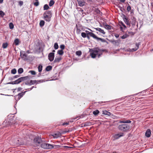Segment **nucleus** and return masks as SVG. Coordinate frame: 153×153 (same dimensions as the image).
Instances as JSON below:
<instances>
[{
	"label": "nucleus",
	"instance_id": "4d7b16f0",
	"mask_svg": "<svg viewBox=\"0 0 153 153\" xmlns=\"http://www.w3.org/2000/svg\"><path fill=\"white\" fill-rule=\"evenodd\" d=\"M34 87H34V86H33L31 88H28V89H25V90H27V89H30V90H32V89H33V88H34Z\"/></svg>",
	"mask_w": 153,
	"mask_h": 153
},
{
	"label": "nucleus",
	"instance_id": "4be33fe9",
	"mask_svg": "<svg viewBox=\"0 0 153 153\" xmlns=\"http://www.w3.org/2000/svg\"><path fill=\"white\" fill-rule=\"evenodd\" d=\"M52 66L50 65L47 66L45 68L46 71H48L51 70L52 69Z\"/></svg>",
	"mask_w": 153,
	"mask_h": 153
},
{
	"label": "nucleus",
	"instance_id": "e433bc0d",
	"mask_svg": "<svg viewBox=\"0 0 153 153\" xmlns=\"http://www.w3.org/2000/svg\"><path fill=\"white\" fill-rule=\"evenodd\" d=\"M54 48L55 50H56L58 49L59 48V46L58 44L56 42L54 43Z\"/></svg>",
	"mask_w": 153,
	"mask_h": 153
},
{
	"label": "nucleus",
	"instance_id": "ea45409f",
	"mask_svg": "<svg viewBox=\"0 0 153 153\" xmlns=\"http://www.w3.org/2000/svg\"><path fill=\"white\" fill-rule=\"evenodd\" d=\"M76 54L78 56H80L82 54V52L80 51H79L76 52Z\"/></svg>",
	"mask_w": 153,
	"mask_h": 153
},
{
	"label": "nucleus",
	"instance_id": "bf43d9fd",
	"mask_svg": "<svg viewBox=\"0 0 153 153\" xmlns=\"http://www.w3.org/2000/svg\"><path fill=\"white\" fill-rule=\"evenodd\" d=\"M128 34H131L132 35H134V33L132 32H128Z\"/></svg>",
	"mask_w": 153,
	"mask_h": 153
},
{
	"label": "nucleus",
	"instance_id": "7c9ffc66",
	"mask_svg": "<svg viewBox=\"0 0 153 153\" xmlns=\"http://www.w3.org/2000/svg\"><path fill=\"white\" fill-rule=\"evenodd\" d=\"M19 39H16L14 41V43L16 45H17L19 44Z\"/></svg>",
	"mask_w": 153,
	"mask_h": 153
},
{
	"label": "nucleus",
	"instance_id": "f3484780",
	"mask_svg": "<svg viewBox=\"0 0 153 153\" xmlns=\"http://www.w3.org/2000/svg\"><path fill=\"white\" fill-rule=\"evenodd\" d=\"M79 6L80 7H82L85 5V2L83 0L78 3Z\"/></svg>",
	"mask_w": 153,
	"mask_h": 153
},
{
	"label": "nucleus",
	"instance_id": "2eb2a0df",
	"mask_svg": "<svg viewBox=\"0 0 153 153\" xmlns=\"http://www.w3.org/2000/svg\"><path fill=\"white\" fill-rule=\"evenodd\" d=\"M61 58L59 56H56L54 61V63L59 62L61 60Z\"/></svg>",
	"mask_w": 153,
	"mask_h": 153
},
{
	"label": "nucleus",
	"instance_id": "c9c22d12",
	"mask_svg": "<svg viewBox=\"0 0 153 153\" xmlns=\"http://www.w3.org/2000/svg\"><path fill=\"white\" fill-rule=\"evenodd\" d=\"M9 27L10 29H13L14 28V25L12 23L10 22L9 24Z\"/></svg>",
	"mask_w": 153,
	"mask_h": 153
},
{
	"label": "nucleus",
	"instance_id": "20e7f679",
	"mask_svg": "<svg viewBox=\"0 0 153 153\" xmlns=\"http://www.w3.org/2000/svg\"><path fill=\"white\" fill-rule=\"evenodd\" d=\"M29 78L28 76L21 77L15 81L7 83V84H17L20 83L22 81L27 79Z\"/></svg>",
	"mask_w": 153,
	"mask_h": 153
},
{
	"label": "nucleus",
	"instance_id": "8fccbe9b",
	"mask_svg": "<svg viewBox=\"0 0 153 153\" xmlns=\"http://www.w3.org/2000/svg\"><path fill=\"white\" fill-rule=\"evenodd\" d=\"M119 7L120 8V9L121 11L123 12L125 11V9L123 8V7Z\"/></svg>",
	"mask_w": 153,
	"mask_h": 153
},
{
	"label": "nucleus",
	"instance_id": "b1692460",
	"mask_svg": "<svg viewBox=\"0 0 153 153\" xmlns=\"http://www.w3.org/2000/svg\"><path fill=\"white\" fill-rule=\"evenodd\" d=\"M55 1L53 0H51L49 2V5L50 7L52 6L54 4Z\"/></svg>",
	"mask_w": 153,
	"mask_h": 153
},
{
	"label": "nucleus",
	"instance_id": "a18cd8bd",
	"mask_svg": "<svg viewBox=\"0 0 153 153\" xmlns=\"http://www.w3.org/2000/svg\"><path fill=\"white\" fill-rule=\"evenodd\" d=\"M60 48L61 49V50H63L65 49V46L64 45H60Z\"/></svg>",
	"mask_w": 153,
	"mask_h": 153
},
{
	"label": "nucleus",
	"instance_id": "f257e3e1",
	"mask_svg": "<svg viewBox=\"0 0 153 153\" xmlns=\"http://www.w3.org/2000/svg\"><path fill=\"white\" fill-rule=\"evenodd\" d=\"M105 51V49H100L97 47L92 49L90 53V55L92 58H94L97 56L98 58H100L102 54V53Z\"/></svg>",
	"mask_w": 153,
	"mask_h": 153
},
{
	"label": "nucleus",
	"instance_id": "aec40b11",
	"mask_svg": "<svg viewBox=\"0 0 153 153\" xmlns=\"http://www.w3.org/2000/svg\"><path fill=\"white\" fill-rule=\"evenodd\" d=\"M27 91H25L24 92H22L18 94L17 95L20 98L23 97Z\"/></svg>",
	"mask_w": 153,
	"mask_h": 153
},
{
	"label": "nucleus",
	"instance_id": "58836bf2",
	"mask_svg": "<svg viewBox=\"0 0 153 153\" xmlns=\"http://www.w3.org/2000/svg\"><path fill=\"white\" fill-rule=\"evenodd\" d=\"M5 15L4 13L2 10H0V16L1 17H3Z\"/></svg>",
	"mask_w": 153,
	"mask_h": 153
},
{
	"label": "nucleus",
	"instance_id": "423d86ee",
	"mask_svg": "<svg viewBox=\"0 0 153 153\" xmlns=\"http://www.w3.org/2000/svg\"><path fill=\"white\" fill-rule=\"evenodd\" d=\"M41 146L42 148L46 149H52L53 148V145L45 143H43L41 144Z\"/></svg>",
	"mask_w": 153,
	"mask_h": 153
},
{
	"label": "nucleus",
	"instance_id": "338daca9",
	"mask_svg": "<svg viewBox=\"0 0 153 153\" xmlns=\"http://www.w3.org/2000/svg\"><path fill=\"white\" fill-rule=\"evenodd\" d=\"M120 28L121 30V31H122L123 30V27H120Z\"/></svg>",
	"mask_w": 153,
	"mask_h": 153
},
{
	"label": "nucleus",
	"instance_id": "a878e982",
	"mask_svg": "<svg viewBox=\"0 0 153 153\" xmlns=\"http://www.w3.org/2000/svg\"><path fill=\"white\" fill-rule=\"evenodd\" d=\"M100 111L98 110L94 111L93 112V114L95 116H97L99 113Z\"/></svg>",
	"mask_w": 153,
	"mask_h": 153
},
{
	"label": "nucleus",
	"instance_id": "5fc2aeb1",
	"mask_svg": "<svg viewBox=\"0 0 153 153\" xmlns=\"http://www.w3.org/2000/svg\"><path fill=\"white\" fill-rule=\"evenodd\" d=\"M22 89V88L21 87H19L17 89V91H19Z\"/></svg>",
	"mask_w": 153,
	"mask_h": 153
},
{
	"label": "nucleus",
	"instance_id": "4468645a",
	"mask_svg": "<svg viewBox=\"0 0 153 153\" xmlns=\"http://www.w3.org/2000/svg\"><path fill=\"white\" fill-rule=\"evenodd\" d=\"M94 29H96L97 31H99L100 33H102L103 34H105V32L104 31V30L101 28L98 27L94 28Z\"/></svg>",
	"mask_w": 153,
	"mask_h": 153
},
{
	"label": "nucleus",
	"instance_id": "c03bdc74",
	"mask_svg": "<svg viewBox=\"0 0 153 153\" xmlns=\"http://www.w3.org/2000/svg\"><path fill=\"white\" fill-rule=\"evenodd\" d=\"M29 73H30L32 75H35L36 74V72L34 71H30Z\"/></svg>",
	"mask_w": 153,
	"mask_h": 153
},
{
	"label": "nucleus",
	"instance_id": "6ab92c4d",
	"mask_svg": "<svg viewBox=\"0 0 153 153\" xmlns=\"http://www.w3.org/2000/svg\"><path fill=\"white\" fill-rule=\"evenodd\" d=\"M131 122V121L130 120H123V121H120L119 123H130Z\"/></svg>",
	"mask_w": 153,
	"mask_h": 153
},
{
	"label": "nucleus",
	"instance_id": "cd10ccee",
	"mask_svg": "<svg viewBox=\"0 0 153 153\" xmlns=\"http://www.w3.org/2000/svg\"><path fill=\"white\" fill-rule=\"evenodd\" d=\"M34 81L35 82V81H33V80H30L29 82H25L24 84L25 85H32V83H31L32 82Z\"/></svg>",
	"mask_w": 153,
	"mask_h": 153
},
{
	"label": "nucleus",
	"instance_id": "c756f323",
	"mask_svg": "<svg viewBox=\"0 0 153 153\" xmlns=\"http://www.w3.org/2000/svg\"><path fill=\"white\" fill-rule=\"evenodd\" d=\"M18 73L19 74H21L23 72V69L22 68H20L18 70Z\"/></svg>",
	"mask_w": 153,
	"mask_h": 153
},
{
	"label": "nucleus",
	"instance_id": "39448f33",
	"mask_svg": "<svg viewBox=\"0 0 153 153\" xmlns=\"http://www.w3.org/2000/svg\"><path fill=\"white\" fill-rule=\"evenodd\" d=\"M130 128V126L127 124L120 125L118 126V128L120 130L123 131H126L128 130Z\"/></svg>",
	"mask_w": 153,
	"mask_h": 153
},
{
	"label": "nucleus",
	"instance_id": "f8f14e48",
	"mask_svg": "<svg viewBox=\"0 0 153 153\" xmlns=\"http://www.w3.org/2000/svg\"><path fill=\"white\" fill-rule=\"evenodd\" d=\"M151 134V131L150 129H148L145 133V136L148 137H149L150 136Z\"/></svg>",
	"mask_w": 153,
	"mask_h": 153
},
{
	"label": "nucleus",
	"instance_id": "ddd939ff",
	"mask_svg": "<svg viewBox=\"0 0 153 153\" xmlns=\"http://www.w3.org/2000/svg\"><path fill=\"white\" fill-rule=\"evenodd\" d=\"M140 45V43H136V45H136L135 47V48H132L131 49V50L132 51H136L137 50V49L138 48L139 46V45Z\"/></svg>",
	"mask_w": 153,
	"mask_h": 153
},
{
	"label": "nucleus",
	"instance_id": "dca6fc26",
	"mask_svg": "<svg viewBox=\"0 0 153 153\" xmlns=\"http://www.w3.org/2000/svg\"><path fill=\"white\" fill-rule=\"evenodd\" d=\"M33 81H35V82H32L31 83H32V85L36 83L37 84H38L43 82V80H33Z\"/></svg>",
	"mask_w": 153,
	"mask_h": 153
},
{
	"label": "nucleus",
	"instance_id": "9d476101",
	"mask_svg": "<svg viewBox=\"0 0 153 153\" xmlns=\"http://www.w3.org/2000/svg\"><path fill=\"white\" fill-rule=\"evenodd\" d=\"M123 136V134L122 133L120 134H115L113 137L114 140H116L118 139L120 137Z\"/></svg>",
	"mask_w": 153,
	"mask_h": 153
},
{
	"label": "nucleus",
	"instance_id": "09e8293b",
	"mask_svg": "<svg viewBox=\"0 0 153 153\" xmlns=\"http://www.w3.org/2000/svg\"><path fill=\"white\" fill-rule=\"evenodd\" d=\"M20 76V75H16L14 76L13 78V79H14L15 78H17L18 77H19Z\"/></svg>",
	"mask_w": 153,
	"mask_h": 153
},
{
	"label": "nucleus",
	"instance_id": "69168bd1",
	"mask_svg": "<svg viewBox=\"0 0 153 153\" xmlns=\"http://www.w3.org/2000/svg\"><path fill=\"white\" fill-rule=\"evenodd\" d=\"M3 0H0V3H2L3 2Z\"/></svg>",
	"mask_w": 153,
	"mask_h": 153
},
{
	"label": "nucleus",
	"instance_id": "a19ab883",
	"mask_svg": "<svg viewBox=\"0 0 153 153\" xmlns=\"http://www.w3.org/2000/svg\"><path fill=\"white\" fill-rule=\"evenodd\" d=\"M16 73V69H13L11 71V73L13 74H15Z\"/></svg>",
	"mask_w": 153,
	"mask_h": 153
},
{
	"label": "nucleus",
	"instance_id": "6e6552de",
	"mask_svg": "<svg viewBox=\"0 0 153 153\" xmlns=\"http://www.w3.org/2000/svg\"><path fill=\"white\" fill-rule=\"evenodd\" d=\"M21 58L24 60H26L27 59V55L25 51H22L20 52V55Z\"/></svg>",
	"mask_w": 153,
	"mask_h": 153
},
{
	"label": "nucleus",
	"instance_id": "c85d7f7f",
	"mask_svg": "<svg viewBox=\"0 0 153 153\" xmlns=\"http://www.w3.org/2000/svg\"><path fill=\"white\" fill-rule=\"evenodd\" d=\"M128 36L129 35L127 33H126L125 34H124L121 37V38L122 39H124L127 38Z\"/></svg>",
	"mask_w": 153,
	"mask_h": 153
},
{
	"label": "nucleus",
	"instance_id": "0eeeda50",
	"mask_svg": "<svg viewBox=\"0 0 153 153\" xmlns=\"http://www.w3.org/2000/svg\"><path fill=\"white\" fill-rule=\"evenodd\" d=\"M34 142L37 145H38L42 142L41 138L39 137H36L34 139Z\"/></svg>",
	"mask_w": 153,
	"mask_h": 153
},
{
	"label": "nucleus",
	"instance_id": "de8ad7c7",
	"mask_svg": "<svg viewBox=\"0 0 153 153\" xmlns=\"http://www.w3.org/2000/svg\"><path fill=\"white\" fill-rule=\"evenodd\" d=\"M23 4V2L22 1H20L19 2V5L20 6H22Z\"/></svg>",
	"mask_w": 153,
	"mask_h": 153
},
{
	"label": "nucleus",
	"instance_id": "473e14b6",
	"mask_svg": "<svg viewBox=\"0 0 153 153\" xmlns=\"http://www.w3.org/2000/svg\"><path fill=\"white\" fill-rule=\"evenodd\" d=\"M8 45L7 42L4 43L2 44V47L4 48H6Z\"/></svg>",
	"mask_w": 153,
	"mask_h": 153
},
{
	"label": "nucleus",
	"instance_id": "13d9d810",
	"mask_svg": "<svg viewBox=\"0 0 153 153\" xmlns=\"http://www.w3.org/2000/svg\"><path fill=\"white\" fill-rule=\"evenodd\" d=\"M114 36L116 38H117L119 37V35L118 34H115Z\"/></svg>",
	"mask_w": 153,
	"mask_h": 153
},
{
	"label": "nucleus",
	"instance_id": "7ed1b4c3",
	"mask_svg": "<svg viewBox=\"0 0 153 153\" xmlns=\"http://www.w3.org/2000/svg\"><path fill=\"white\" fill-rule=\"evenodd\" d=\"M52 14L51 11H45L43 14L44 19L47 22H49L51 20Z\"/></svg>",
	"mask_w": 153,
	"mask_h": 153
},
{
	"label": "nucleus",
	"instance_id": "6e6d98bb",
	"mask_svg": "<svg viewBox=\"0 0 153 153\" xmlns=\"http://www.w3.org/2000/svg\"><path fill=\"white\" fill-rule=\"evenodd\" d=\"M69 124V123H67V122H66V123H64L63 124H62V125L63 126H65V125H68V124Z\"/></svg>",
	"mask_w": 153,
	"mask_h": 153
},
{
	"label": "nucleus",
	"instance_id": "412c9836",
	"mask_svg": "<svg viewBox=\"0 0 153 153\" xmlns=\"http://www.w3.org/2000/svg\"><path fill=\"white\" fill-rule=\"evenodd\" d=\"M105 28L108 30H111L112 28V26L108 25H104Z\"/></svg>",
	"mask_w": 153,
	"mask_h": 153
},
{
	"label": "nucleus",
	"instance_id": "774afa93",
	"mask_svg": "<svg viewBox=\"0 0 153 153\" xmlns=\"http://www.w3.org/2000/svg\"><path fill=\"white\" fill-rule=\"evenodd\" d=\"M27 52V53H30V51H27V52Z\"/></svg>",
	"mask_w": 153,
	"mask_h": 153
},
{
	"label": "nucleus",
	"instance_id": "72a5a7b5",
	"mask_svg": "<svg viewBox=\"0 0 153 153\" xmlns=\"http://www.w3.org/2000/svg\"><path fill=\"white\" fill-rule=\"evenodd\" d=\"M64 53L63 50H59L57 51V53L60 55H62Z\"/></svg>",
	"mask_w": 153,
	"mask_h": 153
},
{
	"label": "nucleus",
	"instance_id": "680f3d73",
	"mask_svg": "<svg viewBox=\"0 0 153 153\" xmlns=\"http://www.w3.org/2000/svg\"><path fill=\"white\" fill-rule=\"evenodd\" d=\"M86 37L88 39V40L90 39V36H89V35H87Z\"/></svg>",
	"mask_w": 153,
	"mask_h": 153
},
{
	"label": "nucleus",
	"instance_id": "864d4df0",
	"mask_svg": "<svg viewBox=\"0 0 153 153\" xmlns=\"http://www.w3.org/2000/svg\"><path fill=\"white\" fill-rule=\"evenodd\" d=\"M95 12L97 13H100V11L98 9L95 10Z\"/></svg>",
	"mask_w": 153,
	"mask_h": 153
},
{
	"label": "nucleus",
	"instance_id": "1a4fd4ad",
	"mask_svg": "<svg viewBox=\"0 0 153 153\" xmlns=\"http://www.w3.org/2000/svg\"><path fill=\"white\" fill-rule=\"evenodd\" d=\"M54 53H50L48 55V59L50 62L52 61L54 59Z\"/></svg>",
	"mask_w": 153,
	"mask_h": 153
},
{
	"label": "nucleus",
	"instance_id": "4c0bfd02",
	"mask_svg": "<svg viewBox=\"0 0 153 153\" xmlns=\"http://www.w3.org/2000/svg\"><path fill=\"white\" fill-rule=\"evenodd\" d=\"M15 100L16 101H18L21 98L18 95H16L14 96Z\"/></svg>",
	"mask_w": 153,
	"mask_h": 153
},
{
	"label": "nucleus",
	"instance_id": "5701e85b",
	"mask_svg": "<svg viewBox=\"0 0 153 153\" xmlns=\"http://www.w3.org/2000/svg\"><path fill=\"white\" fill-rule=\"evenodd\" d=\"M124 21L127 25L128 26L130 25V22H129L128 18L124 20Z\"/></svg>",
	"mask_w": 153,
	"mask_h": 153
},
{
	"label": "nucleus",
	"instance_id": "79ce46f5",
	"mask_svg": "<svg viewBox=\"0 0 153 153\" xmlns=\"http://www.w3.org/2000/svg\"><path fill=\"white\" fill-rule=\"evenodd\" d=\"M81 36L83 38H85L86 37L87 35L85 33L82 32L81 33Z\"/></svg>",
	"mask_w": 153,
	"mask_h": 153
},
{
	"label": "nucleus",
	"instance_id": "393cba45",
	"mask_svg": "<svg viewBox=\"0 0 153 153\" xmlns=\"http://www.w3.org/2000/svg\"><path fill=\"white\" fill-rule=\"evenodd\" d=\"M45 21L44 20H41L39 22V25L41 27H42L45 25Z\"/></svg>",
	"mask_w": 153,
	"mask_h": 153
},
{
	"label": "nucleus",
	"instance_id": "e2e57ef3",
	"mask_svg": "<svg viewBox=\"0 0 153 153\" xmlns=\"http://www.w3.org/2000/svg\"><path fill=\"white\" fill-rule=\"evenodd\" d=\"M64 148H70V147H69V146H64Z\"/></svg>",
	"mask_w": 153,
	"mask_h": 153
},
{
	"label": "nucleus",
	"instance_id": "9b49d317",
	"mask_svg": "<svg viewBox=\"0 0 153 153\" xmlns=\"http://www.w3.org/2000/svg\"><path fill=\"white\" fill-rule=\"evenodd\" d=\"M61 134L59 132H58L57 133L53 134L52 135L53 137L54 138H56L60 137Z\"/></svg>",
	"mask_w": 153,
	"mask_h": 153
},
{
	"label": "nucleus",
	"instance_id": "2f4dec72",
	"mask_svg": "<svg viewBox=\"0 0 153 153\" xmlns=\"http://www.w3.org/2000/svg\"><path fill=\"white\" fill-rule=\"evenodd\" d=\"M49 7L47 4H45L43 7V9L44 10H48L49 8Z\"/></svg>",
	"mask_w": 153,
	"mask_h": 153
},
{
	"label": "nucleus",
	"instance_id": "f03ea898",
	"mask_svg": "<svg viewBox=\"0 0 153 153\" xmlns=\"http://www.w3.org/2000/svg\"><path fill=\"white\" fill-rule=\"evenodd\" d=\"M85 32L87 35H89L94 39H96L97 41H101L103 42H106V41L104 39L97 37L94 33L92 32H90L88 30H85Z\"/></svg>",
	"mask_w": 153,
	"mask_h": 153
},
{
	"label": "nucleus",
	"instance_id": "0e129e2a",
	"mask_svg": "<svg viewBox=\"0 0 153 153\" xmlns=\"http://www.w3.org/2000/svg\"><path fill=\"white\" fill-rule=\"evenodd\" d=\"M80 11H81L82 12H83V10L81 8H80Z\"/></svg>",
	"mask_w": 153,
	"mask_h": 153
},
{
	"label": "nucleus",
	"instance_id": "3c124183",
	"mask_svg": "<svg viewBox=\"0 0 153 153\" xmlns=\"http://www.w3.org/2000/svg\"><path fill=\"white\" fill-rule=\"evenodd\" d=\"M123 20L126 19H127V18L126 16L125 15L123 14Z\"/></svg>",
	"mask_w": 153,
	"mask_h": 153
},
{
	"label": "nucleus",
	"instance_id": "49530a36",
	"mask_svg": "<svg viewBox=\"0 0 153 153\" xmlns=\"http://www.w3.org/2000/svg\"><path fill=\"white\" fill-rule=\"evenodd\" d=\"M39 4V3L38 1H37L34 3V5L36 6H38Z\"/></svg>",
	"mask_w": 153,
	"mask_h": 153
},
{
	"label": "nucleus",
	"instance_id": "37998d69",
	"mask_svg": "<svg viewBox=\"0 0 153 153\" xmlns=\"http://www.w3.org/2000/svg\"><path fill=\"white\" fill-rule=\"evenodd\" d=\"M128 6L127 7V10L128 12H129L131 10V6L129 5L128 4Z\"/></svg>",
	"mask_w": 153,
	"mask_h": 153
},
{
	"label": "nucleus",
	"instance_id": "603ef678",
	"mask_svg": "<svg viewBox=\"0 0 153 153\" xmlns=\"http://www.w3.org/2000/svg\"><path fill=\"white\" fill-rule=\"evenodd\" d=\"M120 24L122 25L124 27V28H126V25L123 23L122 22H120Z\"/></svg>",
	"mask_w": 153,
	"mask_h": 153
},
{
	"label": "nucleus",
	"instance_id": "052dcab7",
	"mask_svg": "<svg viewBox=\"0 0 153 153\" xmlns=\"http://www.w3.org/2000/svg\"><path fill=\"white\" fill-rule=\"evenodd\" d=\"M122 3H124L126 1V0H119Z\"/></svg>",
	"mask_w": 153,
	"mask_h": 153
},
{
	"label": "nucleus",
	"instance_id": "a211bd4d",
	"mask_svg": "<svg viewBox=\"0 0 153 153\" xmlns=\"http://www.w3.org/2000/svg\"><path fill=\"white\" fill-rule=\"evenodd\" d=\"M102 114L108 116H110L111 115V113L109 112L106 110L103 111Z\"/></svg>",
	"mask_w": 153,
	"mask_h": 153
},
{
	"label": "nucleus",
	"instance_id": "f704fd0d",
	"mask_svg": "<svg viewBox=\"0 0 153 153\" xmlns=\"http://www.w3.org/2000/svg\"><path fill=\"white\" fill-rule=\"evenodd\" d=\"M42 66L41 65H39L38 67V71L39 72L42 71Z\"/></svg>",
	"mask_w": 153,
	"mask_h": 153
},
{
	"label": "nucleus",
	"instance_id": "bb28decb",
	"mask_svg": "<svg viewBox=\"0 0 153 153\" xmlns=\"http://www.w3.org/2000/svg\"><path fill=\"white\" fill-rule=\"evenodd\" d=\"M18 143H17L16 144L18 145H23L25 143L23 141L20 142L19 140H18Z\"/></svg>",
	"mask_w": 153,
	"mask_h": 153
}]
</instances>
